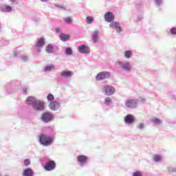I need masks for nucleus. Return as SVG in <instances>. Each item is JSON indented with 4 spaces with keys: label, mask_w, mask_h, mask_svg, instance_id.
Wrapping results in <instances>:
<instances>
[{
    "label": "nucleus",
    "mask_w": 176,
    "mask_h": 176,
    "mask_svg": "<svg viewBox=\"0 0 176 176\" xmlns=\"http://www.w3.org/2000/svg\"><path fill=\"white\" fill-rule=\"evenodd\" d=\"M39 141L42 145L49 146L53 142V139L47 135H41Z\"/></svg>",
    "instance_id": "1"
},
{
    "label": "nucleus",
    "mask_w": 176,
    "mask_h": 176,
    "mask_svg": "<svg viewBox=\"0 0 176 176\" xmlns=\"http://www.w3.org/2000/svg\"><path fill=\"white\" fill-rule=\"evenodd\" d=\"M33 108L36 111H43L45 109V103L41 100H36L33 104Z\"/></svg>",
    "instance_id": "2"
},
{
    "label": "nucleus",
    "mask_w": 176,
    "mask_h": 176,
    "mask_svg": "<svg viewBox=\"0 0 176 176\" xmlns=\"http://www.w3.org/2000/svg\"><path fill=\"white\" fill-rule=\"evenodd\" d=\"M103 89L106 96H112L115 93V88L111 85H106Z\"/></svg>",
    "instance_id": "3"
},
{
    "label": "nucleus",
    "mask_w": 176,
    "mask_h": 176,
    "mask_svg": "<svg viewBox=\"0 0 176 176\" xmlns=\"http://www.w3.org/2000/svg\"><path fill=\"white\" fill-rule=\"evenodd\" d=\"M109 28L115 29L117 32H121L122 28L120 27V23L118 21H113L109 24Z\"/></svg>",
    "instance_id": "4"
},
{
    "label": "nucleus",
    "mask_w": 176,
    "mask_h": 176,
    "mask_svg": "<svg viewBox=\"0 0 176 176\" xmlns=\"http://www.w3.org/2000/svg\"><path fill=\"white\" fill-rule=\"evenodd\" d=\"M54 168H56V162L54 161H49L45 166L46 171H52Z\"/></svg>",
    "instance_id": "5"
},
{
    "label": "nucleus",
    "mask_w": 176,
    "mask_h": 176,
    "mask_svg": "<svg viewBox=\"0 0 176 176\" xmlns=\"http://www.w3.org/2000/svg\"><path fill=\"white\" fill-rule=\"evenodd\" d=\"M78 52L84 54H89L90 53V48L87 45H81L78 47Z\"/></svg>",
    "instance_id": "6"
},
{
    "label": "nucleus",
    "mask_w": 176,
    "mask_h": 176,
    "mask_svg": "<svg viewBox=\"0 0 176 176\" xmlns=\"http://www.w3.org/2000/svg\"><path fill=\"white\" fill-rule=\"evenodd\" d=\"M60 102L58 101H53L49 104V107L52 111H57V109H60Z\"/></svg>",
    "instance_id": "7"
},
{
    "label": "nucleus",
    "mask_w": 176,
    "mask_h": 176,
    "mask_svg": "<svg viewBox=\"0 0 176 176\" xmlns=\"http://www.w3.org/2000/svg\"><path fill=\"white\" fill-rule=\"evenodd\" d=\"M53 119V116L50 112L44 113L42 115V120L43 122H45L47 123L48 122H50Z\"/></svg>",
    "instance_id": "8"
},
{
    "label": "nucleus",
    "mask_w": 176,
    "mask_h": 176,
    "mask_svg": "<svg viewBox=\"0 0 176 176\" xmlns=\"http://www.w3.org/2000/svg\"><path fill=\"white\" fill-rule=\"evenodd\" d=\"M104 19L107 23H112L115 20V16L112 12H109L104 14Z\"/></svg>",
    "instance_id": "9"
},
{
    "label": "nucleus",
    "mask_w": 176,
    "mask_h": 176,
    "mask_svg": "<svg viewBox=\"0 0 176 176\" xmlns=\"http://www.w3.org/2000/svg\"><path fill=\"white\" fill-rule=\"evenodd\" d=\"M108 76H109V73L103 72L99 73L96 78V80H102L103 79H105V78H108Z\"/></svg>",
    "instance_id": "10"
},
{
    "label": "nucleus",
    "mask_w": 176,
    "mask_h": 176,
    "mask_svg": "<svg viewBox=\"0 0 176 176\" xmlns=\"http://www.w3.org/2000/svg\"><path fill=\"white\" fill-rule=\"evenodd\" d=\"M118 65H121V68L124 69V71H131V66L130 62H126L124 65H122V62L118 63Z\"/></svg>",
    "instance_id": "11"
},
{
    "label": "nucleus",
    "mask_w": 176,
    "mask_h": 176,
    "mask_svg": "<svg viewBox=\"0 0 176 176\" xmlns=\"http://www.w3.org/2000/svg\"><path fill=\"white\" fill-rule=\"evenodd\" d=\"M135 120V118L133 116H131V114H128L124 118L125 123H128L129 124H131V123H134Z\"/></svg>",
    "instance_id": "12"
},
{
    "label": "nucleus",
    "mask_w": 176,
    "mask_h": 176,
    "mask_svg": "<svg viewBox=\"0 0 176 176\" xmlns=\"http://www.w3.org/2000/svg\"><path fill=\"white\" fill-rule=\"evenodd\" d=\"M125 105L128 108H135V107L137 106V101H135L134 99L128 100L125 102Z\"/></svg>",
    "instance_id": "13"
},
{
    "label": "nucleus",
    "mask_w": 176,
    "mask_h": 176,
    "mask_svg": "<svg viewBox=\"0 0 176 176\" xmlns=\"http://www.w3.org/2000/svg\"><path fill=\"white\" fill-rule=\"evenodd\" d=\"M77 161L81 164H85L87 162V156L86 155H78L77 157Z\"/></svg>",
    "instance_id": "14"
},
{
    "label": "nucleus",
    "mask_w": 176,
    "mask_h": 176,
    "mask_svg": "<svg viewBox=\"0 0 176 176\" xmlns=\"http://www.w3.org/2000/svg\"><path fill=\"white\" fill-rule=\"evenodd\" d=\"M23 176H32V175H34V171H32V169H31V168H28L23 170Z\"/></svg>",
    "instance_id": "15"
},
{
    "label": "nucleus",
    "mask_w": 176,
    "mask_h": 176,
    "mask_svg": "<svg viewBox=\"0 0 176 176\" xmlns=\"http://www.w3.org/2000/svg\"><path fill=\"white\" fill-rule=\"evenodd\" d=\"M60 76H63L64 78H71V76H72V72L63 71L62 73H60Z\"/></svg>",
    "instance_id": "16"
},
{
    "label": "nucleus",
    "mask_w": 176,
    "mask_h": 176,
    "mask_svg": "<svg viewBox=\"0 0 176 176\" xmlns=\"http://www.w3.org/2000/svg\"><path fill=\"white\" fill-rule=\"evenodd\" d=\"M13 10V8L9 5L3 6L1 8V12H12Z\"/></svg>",
    "instance_id": "17"
},
{
    "label": "nucleus",
    "mask_w": 176,
    "mask_h": 176,
    "mask_svg": "<svg viewBox=\"0 0 176 176\" xmlns=\"http://www.w3.org/2000/svg\"><path fill=\"white\" fill-rule=\"evenodd\" d=\"M26 102H29V104H32V105H34L35 102H36V99L32 96H29L26 99Z\"/></svg>",
    "instance_id": "18"
},
{
    "label": "nucleus",
    "mask_w": 176,
    "mask_h": 176,
    "mask_svg": "<svg viewBox=\"0 0 176 176\" xmlns=\"http://www.w3.org/2000/svg\"><path fill=\"white\" fill-rule=\"evenodd\" d=\"M59 37H60V41H63V42H65V41H68V39H69V35L64 34L63 33H61L59 35Z\"/></svg>",
    "instance_id": "19"
},
{
    "label": "nucleus",
    "mask_w": 176,
    "mask_h": 176,
    "mask_svg": "<svg viewBox=\"0 0 176 176\" xmlns=\"http://www.w3.org/2000/svg\"><path fill=\"white\" fill-rule=\"evenodd\" d=\"M43 45H45V39L41 38L38 41L36 47H42Z\"/></svg>",
    "instance_id": "20"
},
{
    "label": "nucleus",
    "mask_w": 176,
    "mask_h": 176,
    "mask_svg": "<svg viewBox=\"0 0 176 176\" xmlns=\"http://www.w3.org/2000/svg\"><path fill=\"white\" fill-rule=\"evenodd\" d=\"M45 52L49 54L53 53V45H47L45 47Z\"/></svg>",
    "instance_id": "21"
},
{
    "label": "nucleus",
    "mask_w": 176,
    "mask_h": 176,
    "mask_svg": "<svg viewBox=\"0 0 176 176\" xmlns=\"http://www.w3.org/2000/svg\"><path fill=\"white\" fill-rule=\"evenodd\" d=\"M93 41L95 43H96V42H98V31H96L94 32Z\"/></svg>",
    "instance_id": "22"
},
{
    "label": "nucleus",
    "mask_w": 176,
    "mask_h": 176,
    "mask_svg": "<svg viewBox=\"0 0 176 176\" xmlns=\"http://www.w3.org/2000/svg\"><path fill=\"white\" fill-rule=\"evenodd\" d=\"M131 56H132L131 51L126 50L124 52V57H126V58H131Z\"/></svg>",
    "instance_id": "23"
},
{
    "label": "nucleus",
    "mask_w": 176,
    "mask_h": 176,
    "mask_svg": "<svg viewBox=\"0 0 176 176\" xmlns=\"http://www.w3.org/2000/svg\"><path fill=\"white\" fill-rule=\"evenodd\" d=\"M104 104L106 105H109V104H112V100H111V98L107 97L104 99Z\"/></svg>",
    "instance_id": "24"
},
{
    "label": "nucleus",
    "mask_w": 176,
    "mask_h": 176,
    "mask_svg": "<svg viewBox=\"0 0 176 176\" xmlns=\"http://www.w3.org/2000/svg\"><path fill=\"white\" fill-rule=\"evenodd\" d=\"M86 20H87V23L88 24H91V23H93V21H94V19L91 16H87Z\"/></svg>",
    "instance_id": "25"
},
{
    "label": "nucleus",
    "mask_w": 176,
    "mask_h": 176,
    "mask_svg": "<svg viewBox=\"0 0 176 176\" xmlns=\"http://www.w3.org/2000/svg\"><path fill=\"white\" fill-rule=\"evenodd\" d=\"M65 53H66V54L71 56V54H72V49H71V47L66 48Z\"/></svg>",
    "instance_id": "26"
},
{
    "label": "nucleus",
    "mask_w": 176,
    "mask_h": 176,
    "mask_svg": "<svg viewBox=\"0 0 176 176\" xmlns=\"http://www.w3.org/2000/svg\"><path fill=\"white\" fill-rule=\"evenodd\" d=\"M54 68V66L53 65H47L45 68V71H52Z\"/></svg>",
    "instance_id": "27"
},
{
    "label": "nucleus",
    "mask_w": 176,
    "mask_h": 176,
    "mask_svg": "<svg viewBox=\"0 0 176 176\" xmlns=\"http://www.w3.org/2000/svg\"><path fill=\"white\" fill-rule=\"evenodd\" d=\"M47 98L48 101H53V100H54V96L52 94H50L47 96Z\"/></svg>",
    "instance_id": "28"
},
{
    "label": "nucleus",
    "mask_w": 176,
    "mask_h": 176,
    "mask_svg": "<svg viewBox=\"0 0 176 176\" xmlns=\"http://www.w3.org/2000/svg\"><path fill=\"white\" fill-rule=\"evenodd\" d=\"M153 160L155 162H160L162 160V157H160V155H154Z\"/></svg>",
    "instance_id": "29"
},
{
    "label": "nucleus",
    "mask_w": 176,
    "mask_h": 176,
    "mask_svg": "<svg viewBox=\"0 0 176 176\" xmlns=\"http://www.w3.org/2000/svg\"><path fill=\"white\" fill-rule=\"evenodd\" d=\"M153 123H155V124H160V120L159 118H155L152 120Z\"/></svg>",
    "instance_id": "30"
},
{
    "label": "nucleus",
    "mask_w": 176,
    "mask_h": 176,
    "mask_svg": "<svg viewBox=\"0 0 176 176\" xmlns=\"http://www.w3.org/2000/svg\"><path fill=\"white\" fill-rule=\"evenodd\" d=\"M31 164V161L28 159L24 160V165L25 166H30Z\"/></svg>",
    "instance_id": "31"
},
{
    "label": "nucleus",
    "mask_w": 176,
    "mask_h": 176,
    "mask_svg": "<svg viewBox=\"0 0 176 176\" xmlns=\"http://www.w3.org/2000/svg\"><path fill=\"white\" fill-rule=\"evenodd\" d=\"M133 176H142V173L140 171H136L133 173Z\"/></svg>",
    "instance_id": "32"
},
{
    "label": "nucleus",
    "mask_w": 176,
    "mask_h": 176,
    "mask_svg": "<svg viewBox=\"0 0 176 176\" xmlns=\"http://www.w3.org/2000/svg\"><path fill=\"white\" fill-rule=\"evenodd\" d=\"M170 34L172 35H176V28H175L170 29Z\"/></svg>",
    "instance_id": "33"
},
{
    "label": "nucleus",
    "mask_w": 176,
    "mask_h": 176,
    "mask_svg": "<svg viewBox=\"0 0 176 176\" xmlns=\"http://www.w3.org/2000/svg\"><path fill=\"white\" fill-rule=\"evenodd\" d=\"M64 20H65V21L66 23H67L68 24L72 23V19L70 17H69V18H67V19H65Z\"/></svg>",
    "instance_id": "34"
},
{
    "label": "nucleus",
    "mask_w": 176,
    "mask_h": 176,
    "mask_svg": "<svg viewBox=\"0 0 176 176\" xmlns=\"http://www.w3.org/2000/svg\"><path fill=\"white\" fill-rule=\"evenodd\" d=\"M144 124H140L138 126V129H140V130H142V129H144Z\"/></svg>",
    "instance_id": "35"
},
{
    "label": "nucleus",
    "mask_w": 176,
    "mask_h": 176,
    "mask_svg": "<svg viewBox=\"0 0 176 176\" xmlns=\"http://www.w3.org/2000/svg\"><path fill=\"white\" fill-rule=\"evenodd\" d=\"M170 171H171V173H176V167L175 168H171Z\"/></svg>",
    "instance_id": "36"
},
{
    "label": "nucleus",
    "mask_w": 176,
    "mask_h": 176,
    "mask_svg": "<svg viewBox=\"0 0 176 176\" xmlns=\"http://www.w3.org/2000/svg\"><path fill=\"white\" fill-rule=\"evenodd\" d=\"M160 2H162V0H156V3H157V5H159Z\"/></svg>",
    "instance_id": "37"
},
{
    "label": "nucleus",
    "mask_w": 176,
    "mask_h": 176,
    "mask_svg": "<svg viewBox=\"0 0 176 176\" xmlns=\"http://www.w3.org/2000/svg\"><path fill=\"white\" fill-rule=\"evenodd\" d=\"M56 32H60V29H56Z\"/></svg>",
    "instance_id": "38"
},
{
    "label": "nucleus",
    "mask_w": 176,
    "mask_h": 176,
    "mask_svg": "<svg viewBox=\"0 0 176 176\" xmlns=\"http://www.w3.org/2000/svg\"><path fill=\"white\" fill-rule=\"evenodd\" d=\"M42 2H47V0H41Z\"/></svg>",
    "instance_id": "39"
},
{
    "label": "nucleus",
    "mask_w": 176,
    "mask_h": 176,
    "mask_svg": "<svg viewBox=\"0 0 176 176\" xmlns=\"http://www.w3.org/2000/svg\"><path fill=\"white\" fill-rule=\"evenodd\" d=\"M55 6H56L57 8H60V6L55 5Z\"/></svg>",
    "instance_id": "40"
},
{
    "label": "nucleus",
    "mask_w": 176,
    "mask_h": 176,
    "mask_svg": "<svg viewBox=\"0 0 176 176\" xmlns=\"http://www.w3.org/2000/svg\"><path fill=\"white\" fill-rule=\"evenodd\" d=\"M12 2H16V0H12Z\"/></svg>",
    "instance_id": "41"
}]
</instances>
